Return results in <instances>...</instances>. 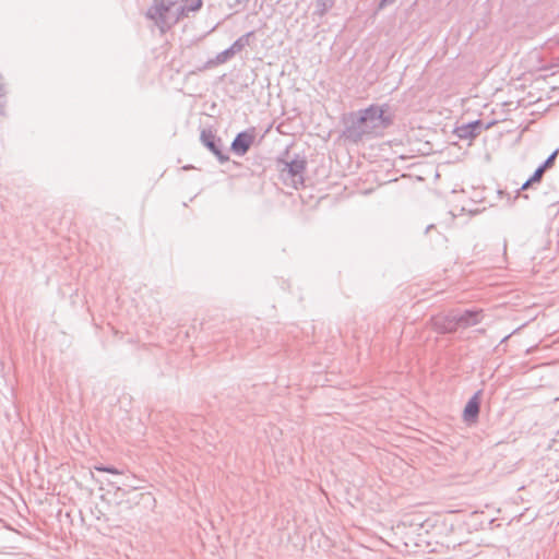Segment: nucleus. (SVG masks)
Returning a JSON list of instances; mask_svg holds the SVG:
<instances>
[{
	"label": "nucleus",
	"mask_w": 559,
	"mask_h": 559,
	"mask_svg": "<svg viewBox=\"0 0 559 559\" xmlns=\"http://www.w3.org/2000/svg\"><path fill=\"white\" fill-rule=\"evenodd\" d=\"M393 124V116L388 104H372L365 109L352 111L345 120L344 135L358 143L365 136L379 135Z\"/></svg>",
	"instance_id": "f257e3e1"
},
{
	"label": "nucleus",
	"mask_w": 559,
	"mask_h": 559,
	"mask_svg": "<svg viewBox=\"0 0 559 559\" xmlns=\"http://www.w3.org/2000/svg\"><path fill=\"white\" fill-rule=\"evenodd\" d=\"M178 0H153L145 12V17L153 21L160 34H166L179 22Z\"/></svg>",
	"instance_id": "f03ea898"
},
{
	"label": "nucleus",
	"mask_w": 559,
	"mask_h": 559,
	"mask_svg": "<svg viewBox=\"0 0 559 559\" xmlns=\"http://www.w3.org/2000/svg\"><path fill=\"white\" fill-rule=\"evenodd\" d=\"M200 141L221 164L229 160V155L223 150V140L217 136L212 129H202L200 133Z\"/></svg>",
	"instance_id": "7ed1b4c3"
},
{
	"label": "nucleus",
	"mask_w": 559,
	"mask_h": 559,
	"mask_svg": "<svg viewBox=\"0 0 559 559\" xmlns=\"http://www.w3.org/2000/svg\"><path fill=\"white\" fill-rule=\"evenodd\" d=\"M255 140V129L249 128L236 134L230 151L237 156H243L248 153Z\"/></svg>",
	"instance_id": "20e7f679"
},
{
	"label": "nucleus",
	"mask_w": 559,
	"mask_h": 559,
	"mask_svg": "<svg viewBox=\"0 0 559 559\" xmlns=\"http://www.w3.org/2000/svg\"><path fill=\"white\" fill-rule=\"evenodd\" d=\"M278 163L284 164V168L282 171H287V175L289 178L293 179L295 187L297 188V183L304 185V173L307 167V162L304 157H300L299 155H296L295 158H293L289 162H284L282 159L278 160Z\"/></svg>",
	"instance_id": "39448f33"
},
{
	"label": "nucleus",
	"mask_w": 559,
	"mask_h": 559,
	"mask_svg": "<svg viewBox=\"0 0 559 559\" xmlns=\"http://www.w3.org/2000/svg\"><path fill=\"white\" fill-rule=\"evenodd\" d=\"M490 124L485 126L480 119L457 126L454 129V134L461 140H473L478 136L483 130H486Z\"/></svg>",
	"instance_id": "423d86ee"
},
{
	"label": "nucleus",
	"mask_w": 559,
	"mask_h": 559,
	"mask_svg": "<svg viewBox=\"0 0 559 559\" xmlns=\"http://www.w3.org/2000/svg\"><path fill=\"white\" fill-rule=\"evenodd\" d=\"M459 329H467L480 323L484 319L483 309H466L462 313H455Z\"/></svg>",
	"instance_id": "0eeeda50"
},
{
	"label": "nucleus",
	"mask_w": 559,
	"mask_h": 559,
	"mask_svg": "<svg viewBox=\"0 0 559 559\" xmlns=\"http://www.w3.org/2000/svg\"><path fill=\"white\" fill-rule=\"evenodd\" d=\"M481 391H477L465 404L463 409V420L468 424H475L479 417Z\"/></svg>",
	"instance_id": "6e6552de"
},
{
	"label": "nucleus",
	"mask_w": 559,
	"mask_h": 559,
	"mask_svg": "<svg viewBox=\"0 0 559 559\" xmlns=\"http://www.w3.org/2000/svg\"><path fill=\"white\" fill-rule=\"evenodd\" d=\"M435 331L439 334H452L459 330V325L456 323V316L454 313H450L447 316H442L436 318L433 321Z\"/></svg>",
	"instance_id": "1a4fd4ad"
},
{
	"label": "nucleus",
	"mask_w": 559,
	"mask_h": 559,
	"mask_svg": "<svg viewBox=\"0 0 559 559\" xmlns=\"http://www.w3.org/2000/svg\"><path fill=\"white\" fill-rule=\"evenodd\" d=\"M203 5L202 0H182V4L178 5L179 21L189 16L190 12L199 11Z\"/></svg>",
	"instance_id": "9d476101"
},
{
	"label": "nucleus",
	"mask_w": 559,
	"mask_h": 559,
	"mask_svg": "<svg viewBox=\"0 0 559 559\" xmlns=\"http://www.w3.org/2000/svg\"><path fill=\"white\" fill-rule=\"evenodd\" d=\"M234 56H235V52L233 51V49L230 47H228L227 49L217 53L215 58L207 60L205 62V64L200 70L210 69V68L216 67L218 64H223V63L227 62L229 59H231Z\"/></svg>",
	"instance_id": "9b49d317"
},
{
	"label": "nucleus",
	"mask_w": 559,
	"mask_h": 559,
	"mask_svg": "<svg viewBox=\"0 0 559 559\" xmlns=\"http://www.w3.org/2000/svg\"><path fill=\"white\" fill-rule=\"evenodd\" d=\"M558 150L554 151L533 173L534 178L542 181L544 174L547 169H550L556 162Z\"/></svg>",
	"instance_id": "f8f14e48"
},
{
	"label": "nucleus",
	"mask_w": 559,
	"mask_h": 559,
	"mask_svg": "<svg viewBox=\"0 0 559 559\" xmlns=\"http://www.w3.org/2000/svg\"><path fill=\"white\" fill-rule=\"evenodd\" d=\"M254 37V32H248L237 38L230 46L233 51L236 53L240 52L242 49H245L247 46L250 45V39Z\"/></svg>",
	"instance_id": "ddd939ff"
},
{
	"label": "nucleus",
	"mask_w": 559,
	"mask_h": 559,
	"mask_svg": "<svg viewBox=\"0 0 559 559\" xmlns=\"http://www.w3.org/2000/svg\"><path fill=\"white\" fill-rule=\"evenodd\" d=\"M539 182H540V181H539L538 179H535V178H534V175H532L530 178H527V179L522 183L521 188L516 190V194L514 195L512 203H513L516 199H519L520 197H522L521 191H525V190H527V189H530V188H533V186H534L535 183H539ZM523 198H524V199H528V195H527V194H523Z\"/></svg>",
	"instance_id": "4468645a"
},
{
	"label": "nucleus",
	"mask_w": 559,
	"mask_h": 559,
	"mask_svg": "<svg viewBox=\"0 0 559 559\" xmlns=\"http://www.w3.org/2000/svg\"><path fill=\"white\" fill-rule=\"evenodd\" d=\"M539 182H540V181H539L538 179H535V178H534V175H532L530 178H527V179L522 183L521 188L516 190V194L514 195L512 203H513L516 199H519L520 197H522L521 191H525V190H527V189H530V188H533V186H534L535 183H539ZM523 198H524V199H528V195H527V194H523Z\"/></svg>",
	"instance_id": "2eb2a0df"
},
{
	"label": "nucleus",
	"mask_w": 559,
	"mask_h": 559,
	"mask_svg": "<svg viewBox=\"0 0 559 559\" xmlns=\"http://www.w3.org/2000/svg\"><path fill=\"white\" fill-rule=\"evenodd\" d=\"M335 0H317L316 1V13L320 16L326 14L329 10L334 7Z\"/></svg>",
	"instance_id": "dca6fc26"
},
{
	"label": "nucleus",
	"mask_w": 559,
	"mask_h": 559,
	"mask_svg": "<svg viewBox=\"0 0 559 559\" xmlns=\"http://www.w3.org/2000/svg\"><path fill=\"white\" fill-rule=\"evenodd\" d=\"M94 468L97 472H105V473H109V474H114V475H120L121 474V472L117 467H115L112 465L99 464V465H96Z\"/></svg>",
	"instance_id": "f3484780"
},
{
	"label": "nucleus",
	"mask_w": 559,
	"mask_h": 559,
	"mask_svg": "<svg viewBox=\"0 0 559 559\" xmlns=\"http://www.w3.org/2000/svg\"><path fill=\"white\" fill-rule=\"evenodd\" d=\"M12 504H13V500L2 492V502H1L2 508L10 509L12 507Z\"/></svg>",
	"instance_id": "a211bd4d"
},
{
	"label": "nucleus",
	"mask_w": 559,
	"mask_h": 559,
	"mask_svg": "<svg viewBox=\"0 0 559 559\" xmlns=\"http://www.w3.org/2000/svg\"><path fill=\"white\" fill-rule=\"evenodd\" d=\"M397 0H380L379 3H378V7L377 9L380 11V10H383L384 8L389 7V5H392L393 3H395Z\"/></svg>",
	"instance_id": "6ab92c4d"
},
{
	"label": "nucleus",
	"mask_w": 559,
	"mask_h": 559,
	"mask_svg": "<svg viewBox=\"0 0 559 559\" xmlns=\"http://www.w3.org/2000/svg\"><path fill=\"white\" fill-rule=\"evenodd\" d=\"M547 202H548V203H550V204H555V203H557L556 197L549 198V199L547 200Z\"/></svg>",
	"instance_id": "aec40b11"
},
{
	"label": "nucleus",
	"mask_w": 559,
	"mask_h": 559,
	"mask_svg": "<svg viewBox=\"0 0 559 559\" xmlns=\"http://www.w3.org/2000/svg\"><path fill=\"white\" fill-rule=\"evenodd\" d=\"M499 194H501V195H502V194H507V195H509L508 193H504L503 191H499ZM508 200H510V197H508Z\"/></svg>",
	"instance_id": "412c9836"
},
{
	"label": "nucleus",
	"mask_w": 559,
	"mask_h": 559,
	"mask_svg": "<svg viewBox=\"0 0 559 559\" xmlns=\"http://www.w3.org/2000/svg\"><path fill=\"white\" fill-rule=\"evenodd\" d=\"M557 197H559V190H558Z\"/></svg>",
	"instance_id": "4be33fe9"
}]
</instances>
